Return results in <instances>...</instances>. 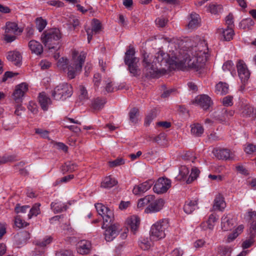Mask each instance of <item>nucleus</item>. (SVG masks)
<instances>
[{
  "instance_id": "nucleus-1",
  "label": "nucleus",
  "mask_w": 256,
  "mask_h": 256,
  "mask_svg": "<svg viewBox=\"0 0 256 256\" xmlns=\"http://www.w3.org/2000/svg\"><path fill=\"white\" fill-rule=\"evenodd\" d=\"M191 42L188 53V58L182 59L174 51L166 54L160 50L154 58L148 53H144L142 64L146 78H158L165 75L168 70H182L186 66L196 71L203 68L209 56L207 44L198 36L194 37Z\"/></svg>"
},
{
  "instance_id": "nucleus-2",
  "label": "nucleus",
  "mask_w": 256,
  "mask_h": 256,
  "mask_svg": "<svg viewBox=\"0 0 256 256\" xmlns=\"http://www.w3.org/2000/svg\"><path fill=\"white\" fill-rule=\"evenodd\" d=\"M86 58V53L84 52H79L76 50L72 52V62L68 66V60L62 57L58 62V66L64 70L68 67V76L70 79L74 78L76 76L82 71L83 64Z\"/></svg>"
},
{
  "instance_id": "nucleus-3",
  "label": "nucleus",
  "mask_w": 256,
  "mask_h": 256,
  "mask_svg": "<svg viewBox=\"0 0 256 256\" xmlns=\"http://www.w3.org/2000/svg\"><path fill=\"white\" fill-rule=\"evenodd\" d=\"M62 34L58 28H52L44 32L41 36V41L50 50H58L60 47V40Z\"/></svg>"
},
{
  "instance_id": "nucleus-4",
  "label": "nucleus",
  "mask_w": 256,
  "mask_h": 256,
  "mask_svg": "<svg viewBox=\"0 0 256 256\" xmlns=\"http://www.w3.org/2000/svg\"><path fill=\"white\" fill-rule=\"evenodd\" d=\"M170 224L168 220L162 219L154 224L150 230V236L151 240L157 241L164 238L168 232Z\"/></svg>"
},
{
  "instance_id": "nucleus-5",
  "label": "nucleus",
  "mask_w": 256,
  "mask_h": 256,
  "mask_svg": "<svg viewBox=\"0 0 256 256\" xmlns=\"http://www.w3.org/2000/svg\"><path fill=\"white\" fill-rule=\"evenodd\" d=\"M72 88L70 84L64 82L57 86L52 91V96L56 100H65L72 94Z\"/></svg>"
},
{
  "instance_id": "nucleus-6",
  "label": "nucleus",
  "mask_w": 256,
  "mask_h": 256,
  "mask_svg": "<svg viewBox=\"0 0 256 256\" xmlns=\"http://www.w3.org/2000/svg\"><path fill=\"white\" fill-rule=\"evenodd\" d=\"M108 224L104 226V222L102 226V228L105 230L104 232V239L106 242H112L118 234L120 230V226L117 223L106 222Z\"/></svg>"
},
{
  "instance_id": "nucleus-7",
  "label": "nucleus",
  "mask_w": 256,
  "mask_h": 256,
  "mask_svg": "<svg viewBox=\"0 0 256 256\" xmlns=\"http://www.w3.org/2000/svg\"><path fill=\"white\" fill-rule=\"evenodd\" d=\"M95 208L98 214L102 218L104 226L108 224L106 222H112L114 221V215L112 210L100 203L96 204ZM104 226H105L103 227Z\"/></svg>"
},
{
  "instance_id": "nucleus-8",
  "label": "nucleus",
  "mask_w": 256,
  "mask_h": 256,
  "mask_svg": "<svg viewBox=\"0 0 256 256\" xmlns=\"http://www.w3.org/2000/svg\"><path fill=\"white\" fill-rule=\"evenodd\" d=\"M171 180L166 178H159L154 186L153 190L154 192L161 194L166 192L171 187Z\"/></svg>"
},
{
  "instance_id": "nucleus-9",
  "label": "nucleus",
  "mask_w": 256,
  "mask_h": 256,
  "mask_svg": "<svg viewBox=\"0 0 256 256\" xmlns=\"http://www.w3.org/2000/svg\"><path fill=\"white\" fill-rule=\"evenodd\" d=\"M150 196V205L144 210L146 214L158 212L163 208L164 204V200L162 198H156L154 196Z\"/></svg>"
},
{
  "instance_id": "nucleus-10",
  "label": "nucleus",
  "mask_w": 256,
  "mask_h": 256,
  "mask_svg": "<svg viewBox=\"0 0 256 256\" xmlns=\"http://www.w3.org/2000/svg\"><path fill=\"white\" fill-rule=\"evenodd\" d=\"M192 104H196L204 110H208L212 105L211 98L207 94H200L192 101Z\"/></svg>"
},
{
  "instance_id": "nucleus-11",
  "label": "nucleus",
  "mask_w": 256,
  "mask_h": 256,
  "mask_svg": "<svg viewBox=\"0 0 256 256\" xmlns=\"http://www.w3.org/2000/svg\"><path fill=\"white\" fill-rule=\"evenodd\" d=\"M53 240V238L50 236H44L42 239L36 240L35 242V245L36 248V254H44L46 247L52 242Z\"/></svg>"
},
{
  "instance_id": "nucleus-12",
  "label": "nucleus",
  "mask_w": 256,
  "mask_h": 256,
  "mask_svg": "<svg viewBox=\"0 0 256 256\" xmlns=\"http://www.w3.org/2000/svg\"><path fill=\"white\" fill-rule=\"evenodd\" d=\"M16 23L7 22L6 25L4 40L7 42H11L16 38Z\"/></svg>"
},
{
  "instance_id": "nucleus-13",
  "label": "nucleus",
  "mask_w": 256,
  "mask_h": 256,
  "mask_svg": "<svg viewBox=\"0 0 256 256\" xmlns=\"http://www.w3.org/2000/svg\"><path fill=\"white\" fill-rule=\"evenodd\" d=\"M215 156L219 160H232L234 158V152L226 148L216 149L213 151Z\"/></svg>"
},
{
  "instance_id": "nucleus-14",
  "label": "nucleus",
  "mask_w": 256,
  "mask_h": 256,
  "mask_svg": "<svg viewBox=\"0 0 256 256\" xmlns=\"http://www.w3.org/2000/svg\"><path fill=\"white\" fill-rule=\"evenodd\" d=\"M154 184L152 180H148L138 185H136L132 190V192L134 195H141L148 190Z\"/></svg>"
},
{
  "instance_id": "nucleus-15",
  "label": "nucleus",
  "mask_w": 256,
  "mask_h": 256,
  "mask_svg": "<svg viewBox=\"0 0 256 256\" xmlns=\"http://www.w3.org/2000/svg\"><path fill=\"white\" fill-rule=\"evenodd\" d=\"M102 30L100 22L97 19H93L92 22V28H88L86 30L88 35V41L90 43L94 34L100 32Z\"/></svg>"
},
{
  "instance_id": "nucleus-16",
  "label": "nucleus",
  "mask_w": 256,
  "mask_h": 256,
  "mask_svg": "<svg viewBox=\"0 0 256 256\" xmlns=\"http://www.w3.org/2000/svg\"><path fill=\"white\" fill-rule=\"evenodd\" d=\"M238 76L241 80H248L250 77V72L248 70L246 64L242 60H240L237 64Z\"/></svg>"
},
{
  "instance_id": "nucleus-17",
  "label": "nucleus",
  "mask_w": 256,
  "mask_h": 256,
  "mask_svg": "<svg viewBox=\"0 0 256 256\" xmlns=\"http://www.w3.org/2000/svg\"><path fill=\"white\" fill-rule=\"evenodd\" d=\"M91 242L88 240H82L79 241L76 244L77 252L80 254H87L91 250Z\"/></svg>"
},
{
  "instance_id": "nucleus-18",
  "label": "nucleus",
  "mask_w": 256,
  "mask_h": 256,
  "mask_svg": "<svg viewBox=\"0 0 256 256\" xmlns=\"http://www.w3.org/2000/svg\"><path fill=\"white\" fill-rule=\"evenodd\" d=\"M140 223V218L136 215L128 217L126 220V224L131 231L134 234L138 230Z\"/></svg>"
},
{
  "instance_id": "nucleus-19",
  "label": "nucleus",
  "mask_w": 256,
  "mask_h": 256,
  "mask_svg": "<svg viewBox=\"0 0 256 256\" xmlns=\"http://www.w3.org/2000/svg\"><path fill=\"white\" fill-rule=\"evenodd\" d=\"M188 28L190 30L196 28L200 26V16L195 13L192 12L188 17Z\"/></svg>"
},
{
  "instance_id": "nucleus-20",
  "label": "nucleus",
  "mask_w": 256,
  "mask_h": 256,
  "mask_svg": "<svg viewBox=\"0 0 256 256\" xmlns=\"http://www.w3.org/2000/svg\"><path fill=\"white\" fill-rule=\"evenodd\" d=\"M38 100L42 109L44 111L48 110V106L52 104V100L44 92L39 94Z\"/></svg>"
},
{
  "instance_id": "nucleus-21",
  "label": "nucleus",
  "mask_w": 256,
  "mask_h": 256,
  "mask_svg": "<svg viewBox=\"0 0 256 256\" xmlns=\"http://www.w3.org/2000/svg\"><path fill=\"white\" fill-rule=\"evenodd\" d=\"M198 198H194L192 200H188L186 202L184 206V212L188 214H190L194 210L198 208Z\"/></svg>"
},
{
  "instance_id": "nucleus-22",
  "label": "nucleus",
  "mask_w": 256,
  "mask_h": 256,
  "mask_svg": "<svg viewBox=\"0 0 256 256\" xmlns=\"http://www.w3.org/2000/svg\"><path fill=\"white\" fill-rule=\"evenodd\" d=\"M28 48L32 54L36 55L41 54L44 51L42 44L35 40H31L28 42Z\"/></svg>"
},
{
  "instance_id": "nucleus-23",
  "label": "nucleus",
  "mask_w": 256,
  "mask_h": 256,
  "mask_svg": "<svg viewBox=\"0 0 256 256\" xmlns=\"http://www.w3.org/2000/svg\"><path fill=\"white\" fill-rule=\"evenodd\" d=\"M50 208L56 214L66 210L68 208V206L66 203L56 200L51 203Z\"/></svg>"
},
{
  "instance_id": "nucleus-24",
  "label": "nucleus",
  "mask_w": 256,
  "mask_h": 256,
  "mask_svg": "<svg viewBox=\"0 0 256 256\" xmlns=\"http://www.w3.org/2000/svg\"><path fill=\"white\" fill-rule=\"evenodd\" d=\"M118 182L114 177L108 176L103 178L101 182V187L104 188H110L118 184Z\"/></svg>"
},
{
  "instance_id": "nucleus-25",
  "label": "nucleus",
  "mask_w": 256,
  "mask_h": 256,
  "mask_svg": "<svg viewBox=\"0 0 256 256\" xmlns=\"http://www.w3.org/2000/svg\"><path fill=\"white\" fill-rule=\"evenodd\" d=\"M218 218L216 214H212L210 215L208 220L201 224V226L204 230L209 229L212 230L215 225V222L218 220Z\"/></svg>"
},
{
  "instance_id": "nucleus-26",
  "label": "nucleus",
  "mask_w": 256,
  "mask_h": 256,
  "mask_svg": "<svg viewBox=\"0 0 256 256\" xmlns=\"http://www.w3.org/2000/svg\"><path fill=\"white\" fill-rule=\"evenodd\" d=\"M226 206V204L224 200V198L220 194H218L214 201L212 206L213 210H223Z\"/></svg>"
},
{
  "instance_id": "nucleus-27",
  "label": "nucleus",
  "mask_w": 256,
  "mask_h": 256,
  "mask_svg": "<svg viewBox=\"0 0 256 256\" xmlns=\"http://www.w3.org/2000/svg\"><path fill=\"white\" fill-rule=\"evenodd\" d=\"M30 238V234L26 231L17 232V248H21L25 245Z\"/></svg>"
},
{
  "instance_id": "nucleus-28",
  "label": "nucleus",
  "mask_w": 256,
  "mask_h": 256,
  "mask_svg": "<svg viewBox=\"0 0 256 256\" xmlns=\"http://www.w3.org/2000/svg\"><path fill=\"white\" fill-rule=\"evenodd\" d=\"M134 48L132 46H129L125 53L124 62L126 64H134L136 62L137 58L134 56Z\"/></svg>"
},
{
  "instance_id": "nucleus-29",
  "label": "nucleus",
  "mask_w": 256,
  "mask_h": 256,
  "mask_svg": "<svg viewBox=\"0 0 256 256\" xmlns=\"http://www.w3.org/2000/svg\"><path fill=\"white\" fill-rule=\"evenodd\" d=\"M28 90V84L26 82H24L17 86V104L22 102Z\"/></svg>"
},
{
  "instance_id": "nucleus-30",
  "label": "nucleus",
  "mask_w": 256,
  "mask_h": 256,
  "mask_svg": "<svg viewBox=\"0 0 256 256\" xmlns=\"http://www.w3.org/2000/svg\"><path fill=\"white\" fill-rule=\"evenodd\" d=\"M228 92V85L225 82L220 81L216 86L215 92L220 95H224Z\"/></svg>"
},
{
  "instance_id": "nucleus-31",
  "label": "nucleus",
  "mask_w": 256,
  "mask_h": 256,
  "mask_svg": "<svg viewBox=\"0 0 256 256\" xmlns=\"http://www.w3.org/2000/svg\"><path fill=\"white\" fill-rule=\"evenodd\" d=\"M190 128L191 133L194 136H201L204 132L203 126L198 123L191 124Z\"/></svg>"
},
{
  "instance_id": "nucleus-32",
  "label": "nucleus",
  "mask_w": 256,
  "mask_h": 256,
  "mask_svg": "<svg viewBox=\"0 0 256 256\" xmlns=\"http://www.w3.org/2000/svg\"><path fill=\"white\" fill-rule=\"evenodd\" d=\"M219 32L222 33L224 39L226 40H230L232 38L234 34L233 28H228L226 29L220 28L218 29Z\"/></svg>"
},
{
  "instance_id": "nucleus-33",
  "label": "nucleus",
  "mask_w": 256,
  "mask_h": 256,
  "mask_svg": "<svg viewBox=\"0 0 256 256\" xmlns=\"http://www.w3.org/2000/svg\"><path fill=\"white\" fill-rule=\"evenodd\" d=\"M254 24V21L251 18H246L242 20L239 24L240 28L244 30H250Z\"/></svg>"
},
{
  "instance_id": "nucleus-34",
  "label": "nucleus",
  "mask_w": 256,
  "mask_h": 256,
  "mask_svg": "<svg viewBox=\"0 0 256 256\" xmlns=\"http://www.w3.org/2000/svg\"><path fill=\"white\" fill-rule=\"evenodd\" d=\"M106 102V100L104 98H97L93 100L92 106L95 110H100L104 107Z\"/></svg>"
},
{
  "instance_id": "nucleus-35",
  "label": "nucleus",
  "mask_w": 256,
  "mask_h": 256,
  "mask_svg": "<svg viewBox=\"0 0 256 256\" xmlns=\"http://www.w3.org/2000/svg\"><path fill=\"white\" fill-rule=\"evenodd\" d=\"M233 220H230L227 216H224L222 218V228L224 231H228L231 230L234 224Z\"/></svg>"
},
{
  "instance_id": "nucleus-36",
  "label": "nucleus",
  "mask_w": 256,
  "mask_h": 256,
  "mask_svg": "<svg viewBox=\"0 0 256 256\" xmlns=\"http://www.w3.org/2000/svg\"><path fill=\"white\" fill-rule=\"evenodd\" d=\"M190 170L188 168L185 166H182L180 168L179 174L178 176V179L179 180H184L186 179Z\"/></svg>"
},
{
  "instance_id": "nucleus-37",
  "label": "nucleus",
  "mask_w": 256,
  "mask_h": 256,
  "mask_svg": "<svg viewBox=\"0 0 256 256\" xmlns=\"http://www.w3.org/2000/svg\"><path fill=\"white\" fill-rule=\"evenodd\" d=\"M78 94L79 99L80 100H84L88 98L87 90L84 86L80 85L79 86L78 88Z\"/></svg>"
},
{
  "instance_id": "nucleus-38",
  "label": "nucleus",
  "mask_w": 256,
  "mask_h": 256,
  "mask_svg": "<svg viewBox=\"0 0 256 256\" xmlns=\"http://www.w3.org/2000/svg\"><path fill=\"white\" fill-rule=\"evenodd\" d=\"M200 170L194 167L192 168L191 173L186 180L187 184H190L196 180L199 176Z\"/></svg>"
},
{
  "instance_id": "nucleus-39",
  "label": "nucleus",
  "mask_w": 256,
  "mask_h": 256,
  "mask_svg": "<svg viewBox=\"0 0 256 256\" xmlns=\"http://www.w3.org/2000/svg\"><path fill=\"white\" fill-rule=\"evenodd\" d=\"M150 198V195H148L143 198L140 199L138 202V208L140 209H142L146 206H148V205H150V200H151Z\"/></svg>"
},
{
  "instance_id": "nucleus-40",
  "label": "nucleus",
  "mask_w": 256,
  "mask_h": 256,
  "mask_svg": "<svg viewBox=\"0 0 256 256\" xmlns=\"http://www.w3.org/2000/svg\"><path fill=\"white\" fill-rule=\"evenodd\" d=\"M222 69L224 71H230L232 75L236 74L234 64L232 60L226 62L222 66Z\"/></svg>"
},
{
  "instance_id": "nucleus-41",
  "label": "nucleus",
  "mask_w": 256,
  "mask_h": 256,
  "mask_svg": "<svg viewBox=\"0 0 256 256\" xmlns=\"http://www.w3.org/2000/svg\"><path fill=\"white\" fill-rule=\"evenodd\" d=\"M40 204H35L30 209V212L28 214V218L29 219L31 218L33 216H37L40 213Z\"/></svg>"
},
{
  "instance_id": "nucleus-42",
  "label": "nucleus",
  "mask_w": 256,
  "mask_h": 256,
  "mask_svg": "<svg viewBox=\"0 0 256 256\" xmlns=\"http://www.w3.org/2000/svg\"><path fill=\"white\" fill-rule=\"evenodd\" d=\"M138 110L134 108L130 110L129 112L130 120L134 124H136L138 121Z\"/></svg>"
},
{
  "instance_id": "nucleus-43",
  "label": "nucleus",
  "mask_w": 256,
  "mask_h": 256,
  "mask_svg": "<svg viewBox=\"0 0 256 256\" xmlns=\"http://www.w3.org/2000/svg\"><path fill=\"white\" fill-rule=\"evenodd\" d=\"M36 26L39 32H41L46 28L47 22L46 20L40 18H38L36 20Z\"/></svg>"
},
{
  "instance_id": "nucleus-44",
  "label": "nucleus",
  "mask_w": 256,
  "mask_h": 256,
  "mask_svg": "<svg viewBox=\"0 0 256 256\" xmlns=\"http://www.w3.org/2000/svg\"><path fill=\"white\" fill-rule=\"evenodd\" d=\"M130 72L134 76H137L140 74V70L136 65V62L134 64H128Z\"/></svg>"
},
{
  "instance_id": "nucleus-45",
  "label": "nucleus",
  "mask_w": 256,
  "mask_h": 256,
  "mask_svg": "<svg viewBox=\"0 0 256 256\" xmlns=\"http://www.w3.org/2000/svg\"><path fill=\"white\" fill-rule=\"evenodd\" d=\"M125 164V160L122 158H118L115 160L110 161L108 164L110 166L114 168L123 165Z\"/></svg>"
},
{
  "instance_id": "nucleus-46",
  "label": "nucleus",
  "mask_w": 256,
  "mask_h": 256,
  "mask_svg": "<svg viewBox=\"0 0 256 256\" xmlns=\"http://www.w3.org/2000/svg\"><path fill=\"white\" fill-rule=\"evenodd\" d=\"M222 112L224 116L223 118L220 120L222 121H226L227 119H229L234 114V111L232 110L224 109Z\"/></svg>"
},
{
  "instance_id": "nucleus-47",
  "label": "nucleus",
  "mask_w": 256,
  "mask_h": 256,
  "mask_svg": "<svg viewBox=\"0 0 256 256\" xmlns=\"http://www.w3.org/2000/svg\"><path fill=\"white\" fill-rule=\"evenodd\" d=\"M35 132L42 138L49 139L48 136L50 132L46 130L38 128L35 129Z\"/></svg>"
},
{
  "instance_id": "nucleus-48",
  "label": "nucleus",
  "mask_w": 256,
  "mask_h": 256,
  "mask_svg": "<svg viewBox=\"0 0 256 256\" xmlns=\"http://www.w3.org/2000/svg\"><path fill=\"white\" fill-rule=\"evenodd\" d=\"M140 248L143 250H148L150 247V243L148 238H142L139 242Z\"/></svg>"
},
{
  "instance_id": "nucleus-49",
  "label": "nucleus",
  "mask_w": 256,
  "mask_h": 256,
  "mask_svg": "<svg viewBox=\"0 0 256 256\" xmlns=\"http://www.w3.org/2000/svg\"><path fill=\"white\" fill-rule=\"evenodd\" d=\"M253 108L249 105L244 106L242 108V114L243 116H250L254 112Z\"/></svg>"
},
{
  "instance_id": "nucleus-50",
  "label": "nucleus",
  "mask_w": 256,
  "mask_h": 256,
  "mask_svg": "<svg viewBox=\"0 0 256 256\" xmlns=\"http://www.w3.org/2000/svg\"><path fill=\"white\" fill-rule=\"evenodd\" d=\"M156 116V114L154 112L152 111L150 112L145 118L144 124L146 126H148Z\"/></svg>"
},
{
  "instance_id": "nucleus-51",
  "label": "nucleus",
  "mask_w": 256,
  "mask_h": 256,
  "mask_svg": "<svg viewBox=\"0 0 256 256\" xmlns=\"http://www.w3.org/2000/svg\"><path fill=\"white\" fill-rule=\"evenodd\" d=\"M104 89L108 92L116 90V81H111L106 84Z\"/></svg>"
},
{
  "instance_id": "nucleus-52",
  "label": "nucleus",
  "mask_w": 256,
  "mask_h": 256,
  "mask_svg": "<svg viewBox=\"0 0 256 256\" xmlns=\"http://www.w3.org/2000/svg\"><path fill=\"white\" fill-rule=\"evenodd\" d=\"M226 24L228 28H233L234 24V16L232 14H229L226 18Z\"/></svg>"
},
{
  "instance_id": "nucleus-53",
  "label": "nucleus",
  "mask_w": 256,
  "mask_h": 256,
  "mask_svg": "<svg viewBox=\"0 0 256 256\" xmlns=\"http://www.w3.org/2000/svg\"><path fill=\"white\" fill-rule=\"evenodd\" d=\"M230 251V248L226 246H220L218 248V252L223 256H226Z\"/></svg>"
},
{
  "instance_id": "nucleus-54",
  "label": "nucleus",
  "mask_w": 256,
  "mask_h": 256,
  "mask_svg": "<svg viewBox=\"0 0 256 256\" xmlns=\"http://www.w3.org/2000/svg\"><path fill=\"white\" fill-rule=\"evenodd\" d=\"M244 151L248 154H252L256 151V146L253 144H248L244 148Z\"/></svg>"
},
{
  "instance_id": "nucleus-55",
  "label": "nucleus",
  "mask_w": 256,
  "mask_h": 256,
  "mask_svg": "<svg viewBox=\"0 0 256 256\" xmlns=\"http://www.w3.org/2000/svg\"><path fill=\"white\" fill-rule=\"evenodd\" d=\"M64 167L66 168V169H65V170H66V171L72 172L74 171L76 169L77 166L74 163L69 162L66 163Z\"/></svg>"
},
{
  "instance_id": "nucleus-56",
  "label": "nucleus",
  "mask_w": 256,
  "mask_h": 256,
  "mask_svg": "<svg viewBox=\"0 0 256 256\" xmlns=\"http://www.w3.org/2000/svg\"><path fill=\"white\" fill-rule=\"evenodd\" d=\"M222 104L224 106H231L232 105V97L230 96L224 97L222 99Z\"/></svg>"
},
{
  "instance_id": "nucleus-57",
  "label": "nucleus",
  "mask_w": 256,
  "mask_h": 256,
  "mask_svg": "<svg viewBox=\"0 0 256 256\" xmlns=\"http://www.w3.org/2000/svg\"><path fill=\"white\" fill-rule=\"evenodd\" d=\"M28 108L33 114H36L38 112V106L36 104L33 102H29Z\"/></svg>"
},
{
  "instance_id": "nucleus-58",
  "label": "nucleus",
  "mask_w": 256,
  "mask_h": 256,
  "mask_svg": "<svg viewBox=\"0 0 256 256\" xmlns=\"http://www.w3.org/2000/svg\"><path fill=\"white\" fill-rule=\"evenodd\" d=\"M168 20L164 18H158L156 20V23L157 26H158L160 27H164L168 22Z\"/></svg>"
},
{
  "instance_id": "nucleus-59",
  "label": "nucleus",
  "mask_w": 256,
  "mask_h": 256,
  "mask_svg": "<svg viewBox=\"0 0 256 256\" xmlns=\"http://www.w3.org/2000/svg\"><path fill=\"white\" fill-rule=\"evenodd\" d=\"M30 206L24 205L21 206L20 204H17V214L26 213L30 208Z\"/></svg>"
},
{
  "instance_id": "nucleus-60",
  "label": "nucleus",
  "mask_w": 256,
  "mask_h": 256,
  "mask_svg": "<svg viewBox=\"0 0 256 256\" xmlns=\"http://www.w3.org/2000/svg\"><path fill=\"white\" fill-rule=\"evenodd\" d=\"M116 90L128 88V86H126L125 82L116 81Z\"/></svg>"
},
{
  "instance_id": "nucleus-61",
  "label": "nucleus",
  "mask_w": 256,
  "mask_h": 256,
  "mask_svg": "<svg viewBox=\"0 0 256 256\" xmlns=\"http://www.w3.org/2000/svg\"><path fill=\"white\" fill-rule=\"evenodd\" d=\"M56 256H73L72 252L70 250H62L58 252Z\"/></svg>"
},
{
  "instance_id": "nucleus-62",
  "label": "nucleus",
  "mask_w": 256,
  "mask_h": 256,
  "mask_svg": "<svg viewBox=\"0 0 256 256\" xmlns=\"http://www.w3.org/2000/svg\"><path fill=\"white\" fill-rule=\"evenodd\" d=\"M52 64L46 60H42L40 63L41 68L43 70L48 69L51 66Z\"/></svg>"
},
{
  "instance_id": "nucleus-63",
  "label": "nucleus",
  "mask_w": 256,
  "mask_h": 256,
  "mask_svg": "<svg viewBox=\"0 0 256 256\" xmlns=\"http://www.w3.org/2000/svg\"><path fill=\"white\" fill-rule=\"evenodd\" d=\"M6 58L10 62H14L16 60V52L14 50L10 51L8 52Z\"/></svg>"
},
{
  "instance_id": "nucleus-64",
  "label": "nucleus",
  "mask_w": 256,
  "mask_h": 256,
  "mask_svg": "<svg viewBox=\"0 0 256 256\" xmlns=\"http://www.w3.org/2000/svg\"><path fill=\"white\" fill-rule=\"evenodd\" d=\"M18 216H17V227L20 228H22L27 226L29 225V223L27 222L24 220L20 219L18 218Z\"/></svg>"
}]
</instances>
